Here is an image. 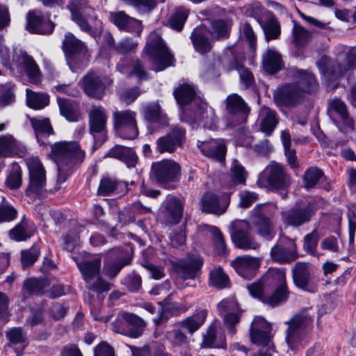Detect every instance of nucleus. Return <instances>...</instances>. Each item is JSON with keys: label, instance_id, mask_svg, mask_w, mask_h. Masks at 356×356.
Wrapping results in <instances>:
<instances>
[{"label": "nucleus", "instance_id": "37998d69", "mask_svg": "<svg viewBox=\"0 0 356 356\" xmlns=\"http://www.w3.org/2000/svg\"><path fill=\"white\" fill-rule=\"evenodd\" d=\"M166 216L171 223H177L183 213V204L175 198H170L167 204Z\"/></svg>", "mask_w": 356, "mask_h": 356}, {"label": "nucleus", "instance_id": "680f3d73", "mask_svg": "<svg viewBox=\"0 0 356 356\" xmlns=\"http://www.w3.org/2000/svg\"><path fill=\"white\" fill-rule=\"evenodd\" d=\"M144 309L149 312L150 314H156V316L153 318V321L156 325H161L163 322L166 321L167 316L165 314L163 308L159 305L157 308L153 306L150 303H145L143 306Z\"/></svg>", "mask_w": 356, "mask_h": 356}, {"label": "nucleus", "instance_id": "6e6552de", "mask_svg": "<svg viewBox=\"0 0 356 356\" xmlns=\"http://www.w3.org/2000/svg\"><path fill=\"white\" fill-rule=\"evenodd\" d=\"M63 49L65 54L72 56L69 63L70 67L81 68L86 65L89 60L90 52L85 44L76 38L72 33H67L63 42Z\"/></svg>", "mask_w": 356, "mask_h": 356}, {"label": "nucleus", "instance_id": "6ab92c4d", "mask_svg": "<svg viewBox=\"0 0 356 356\" xmlns=\"http://www.w3.org/2000/svg\"><path fill=\"white\" fill-rule=\"evenodd\" d=\"M293 281L295 285L304 291L314 292L312 284L310 265L306 262H297L292 268Z\"/></svg>", "mask_w": 356, "mask_h": 356}, {"label": "nucleus", "instance_id": "4c0bfd02", "mask_svg": "<svg viewBox=\"0 0 356 356\" xmlns=\"http://www.w3.org/2000/svg\"><path fill=\"white\" fill-rule=\"evenodd\" d=\"M286 273L284 269L271 268L262 277V282L269 289L286 285Z\"/></svg>", "mask_w": 356, "mask_h": 356}, {"label": "nucleus", "instance_id": "20e7f679", "mask_svg": "<svg viewBox=\"0 0 356 356\" xmlns=\"http://www.w3.org/2000/svg\"><path fill=\"white\" fill-rule=\"evenodd\" d=\"M291 177L284 166L271 161L259 175L257 184L260 187L284 190L291 185Z\"/></svg>", "mask_w": 356, "mask_h": 356}, {"label": "nucleus", "instance_id": "f3484780", "mask_svg": "<svg viewBox=\"0 0 356 356\" xmlns=\"http://www.w3.org/2000/svg\"><path fill=\"white\" fill-rule=\"evenodd\" d=\"M261 259L248 255L238 257L232 261V265L237 273L246 280H251L256 275Z\"/></svg>", "mask_w": 356, "mask_h": 356}, {"label": "nucleus", "instance_id": "c756f323", "mask_svg": "<svg viewBox=\"0 0 356 356\" xmlns=\"http://www.w3.org/2000/svg\"><path fill=\"white\" fill-rule=\"evenodd\" d=\"M202 265V260L199 257L190 258L177 267L178 275L183 280L197 277Z\"/></svg>", "mask_w": 356, "mask_h": 356}, {"label": "nucleus", "instance_id": "0e129e2a", "mask_svg": "<svg viewBox=\"0 0 356 356\" xmlns=\"http://www.w3.org/2000/svg\"><path fill=\"white\" fill-rule=\"evenodd\" d=\"M127 1L140 12L150 11L156 4V0H127Z\"/></svg>", "mask_w": 356, "mask_h": 356}, {"label": "nucleus", "instance_id": "5fc2aeb1", "mask_svg": "<svg viewBox=\"0 0 356 356\" xmlns=\"http://www.w3.org/2000/svg\"><path fill=\"white\" fill-rule=\"evenodd\" d=\"M323 176V172L316 168H309L304 175V186L309 189L314 187Z\"/></svg>", "mask_w": 356, "mask_h": 356}, {"label": "nucleus", "instance_id": "603ef678", "mask_svg": "<svg viewBox=\"0 0 356 356\" xmlns=\"http://www.w3.org/2000/svg\"><path fill=\"white\" fill-rule=\"evenodd\" d=\"M245 168L236 161H234L230 168L231 181L233 184H244L246 179Z\"/></svg>", "mask_w": 356, "mask_h": 356}, {"label": "nucleus", "instance_id": "c9c22d12", "mask_svg": "<svg viewBox=\"0 0 356 356\" xmlns=\"http://www.w3.org/2000/svg\"><path fill=\"white\" fill-rule=\"evenodd\" d=\"M207 317V312L201 310L199 312L187 317L179 323V326L188 333L193 334L197 331L204 323Z\"/></svg>", "mask_w": 356, "mask_h": 356}, {"label": "nucleus", "instance_id": "774afa93", "mask_svg": "<svg viewBox=\"0 0 356 356\" xmlns=\"http://www.w3.org/2000/svg\"><path fill=\"white\" fill-rule=\"evenodd\" d=\"M311 37V33L302 26L294 22L293 38L299 44L305 43Z\"/></svg>", "mask_w": 356, "mask_h": 356}, {"label": "nucleus", "instance_id": "f704fd0d", "mask_svg": "<svg viewBox=\"0 0 356 356\" xmlns=\"http://www.w3.org/2000/svg\"><path fill=\"white\" fill-rule=\"evenodd\" d=\"M206 33L205 27L200 26L195 29L191 35L193 47L200 54H205L211 49V44L208 40Z\"/></svg>", "mask_w": 356, "mask_h": 356}, {"label": "nucleus", "instance_id": "a19ab883", "mask_svg": "<svg viewBox=\"0 0 356 356\" xmlns=\"http://www.w3.org/2000/svg\"><path fill=\"white\" fill-rule=\"evenodd\" d=\"M27 105L33 109H41L49 103V97L47 94L37 93L30 89H26Z\"/></svg>", "mask_w": 356, "mask_h": 356}, {"label": "nucleus", "instance_id": "423d86ee", "mask_svg": "<svg viewBox=\"0 0 356 356\" xmlns=\"http://www.w3.org/2000/svg\"><path fill=\"white\" fill-rule=\"evenodd\" d=\"M146 51L156 72L161 71L172 64L173 57L157 33H152L149 35Z\"/></svg>", "mask_w": 356, "mask_h": 356}, {"label": "nucleus", "instance_id": "052dcab7", "mask_svg": "<svg viewBox=\"0 0 356 356\" xmlns=\"http://www.w3.org/2000/svg\"><path fill=\"white\" fill-rule=\"evenodd\" d=\"M17 211L8 203L0 204V222H10L15 220Z\"/></svg>", "mask_w": 356, "mask_h": 356}, {"label": "nucleus", "instance_id": "4d7b16f0", "mask_svg": "<svg viewBox=\"0 0 356 356\" xmlns=\"http://www.w3.org/2000/svg\"><path fill=\"white\" fill-rule=\"evenodd\" d=\"M210 232L213 236L214 248L217 254H223L226 252L225 239L220 231L216 227H211Z\"/></svg>", "mask_w": 356, "mask_h": 356}, {"label": "nucleus", "instance_id": "f257e3e1", "mask_svg": "<svg viewBox=\"0 0 356 356\" xmlns=\"http://www.w3.org/2000/svg\"><path fill=\"white\" fill-rule=\"evenodd\" d=\"M51 156L57 164L58 178L55 191H58L74 167L83 161L85 152L76 142L64 141L51 145Z\"/></svg>", "mask_w": 356, "mask_h": 356}, {"label": "nucleus", "instance_id": "aec40b11", "mask_svg": "<svg viewBox=\"0 0 356 356\" xmlns=\"http://www.w3.org/2000/svg\"><path fill=\"white\" fill-rule=\"evenodd\" d=\"M26 29L33 33L49 34L54 28V24L46 20L40 11L30 10L26 15Z\"/></svg>", "mask_w": 356, "mask_h": 356}, {"label": "nucleus", "instance_id": "7c9ffc66", "mask_svg": "<svg viewBox=\"0 0 356 356\" xmlns=\"http://www.w3.org/2000/svg\"><path fill=\"white\" fill-rule=\"evenodd\" d=\"M259 120L260 129L266 136H270L278 123L276 112L265 106L260 109Z\"/></svg>", "mask_w": 356, "mask_h": 356}, {"label": "nucleus", "instance_id": "e433bc0d", "mask_svg": "<svg viewBox=\"0 0 356 356\" xmlns=\"http://www.w3.org/2000/svg\"><path fill=\"white\" fill-rule=\"evenodd\" d=\"M60 114L70 122H76L79 119L78 105L73 101L58 97Z\"/></svg>", "mask_w": 356, "mask_h": 356}, {"label": "nucleus", "instance_id": "8fccbe9b", "mask_svg": "<svg viewBox=\"0 0 356 356\" xmlns=\"http://www.w3.org/2000/svg\"><path fill=\"white\" fill-rule=\"evenodd\" d=\"M15 138L10 134L0 136V157L13 156Z\"/></svg>", "mask_w": 356, "mask_h": 356}, {"label": "nucleus", "instance_id": "ddd939ff", "mask_svg": "<svg viewBox=\"0 0 356 356\" xmlns=\"http://www.w3.org/2000/svg\"><path fill=\"white\" fill-rule=\"evenodd\" d=\"M180 169L177 163L166 159L154 163L152 166V174L160 184L177 181L180 175Z\"/></svg>", "mask_w": 356, "mask_h": 356}, {"label": "nucleus", "instance_id": "6e6d98bb", "mask_svg": "<svg viewBox=\"0 0 356 356\" xmlns=\"http://www.w3.org/2000/svg\"><path fill=\"white\" fill-rule=\"evenodd\" d=\"M267 40L277 39L280 34V26L275 19H268L263 26Z\"/></svg>", "mask_w": 356, "mask_h": 356}, {"label": "nucleus", "instance_id": "412c9836", "mask_svg": "<svg viewBox=\"0 0 356 356\" xmlns=\"http://www.w3.org/2000/svg\"><path fill=\"white\" fill-rule=\"evenodd\" d=\"M73 259L76 263L83 280L87 283H90L95 277L99 275L101 266V258L99 257L86 255L84 258L73 257Z\"/></svg>", "mask_w": 356, "mask_h": 356}, {"label": "nucleus", "instance_id": "9d476101", "mask_svg": "<svg viewBox=\"0 0 356 356\" xmlns=\"http://www.w3.org/2000/svg\"><path fill=\"white\" fill-rule=\"evenodd\" d=\"M312 321V316L307 313V309L302 310L290 321L286 331V341L291 350L304 346L306 341L301 327L311 323Z\"/></svg>", "mask_w": 356, "mask_h": 356}, {"label": "nucleus", "instance_id": "49530a36", "mask_svg": "<svg viewBox=\"0 0 356 356\" xmlns=\"http://www.w3.org/2000/svg\"><path fill=\"white\" fill-rule=\"evenodd\" d=\"M49 285V282L46 279L37 280L31 278L24 282L23 289L28 293L40 294L42 293L44 289Z\"/></svg>", "mask_w": 356, "mask_h": 356}, {"label": "nucleus", "instance_id": "473e14b6", "mask_svg": "<svg viewBox=\"0 0 356 356\" xmlns=\"http://www.w3.org/2000/svg\"><path fill=\"white\" fill-rule=\"evenodd\" d=\"M18 61L23 65L30 81L34 84H39L42 81V76L39 67L33 58L22 52L18 58Z\"/></svg>", "mask_w": 356, "mask_h": 356}, {"label": "nucleus", "instance_id": "b1692460", "mask_svg": "<svg viewBox=\"0 0 356 356\" xmlns=\"http://www.w3.org/2000/svg\"><path fill=\"white\" fill-rule=\"evenodd\" d=\"M142 115L147 122L157 123L162 126H167L169 124V118L158 102L143 104Z\"/></svg>", "mask_w": 356, "mask_h": 356}, {"label": "nucleus", "instance_id": "9b49d317", "mask_svg": "<svg viewBox=\"0 0 356 356\" xmlns=\"http://www.w3.org/2000/svg\"><path fill=\"white\" fill-rule=\"evenodd\" d=\"M113 127L122 138H136L138 134L136 113L129 109L113 113Z\"/></svg>", "mask_w": 356, "mask_h": 356}, {"label": "nucleus", "instance_id": "e2e57ef3", "mask_svg": "<svg viewBox=\"0 0 356 356\" xmlns=\"http://www.w3.org/2000/svg\"><path fill=\"white\" fill-rule=\"evenodd\" d=\"M6 337L13 344L24 343L26 340V334L20 327H14L6 332Z\"/></svg>", "mask_w": 356, "mask_h": 356}, {"label": "nucleus", "instance_id": "7ed1b4c3", "mask_svg": "<svg viewBox=\"0 0 356 356\" xmlns=\"http://www.w3.org/2000/svg\"><path fill=\"white\" fill-rule=\"evenodd\" d=\"M72 14V20L78 25L80 29L97 38L102 29L101 26L92 28L89 21L102 24L97 21V15L95 9L87 5L86 0H71L67 6Z\"/></svg>", "mask_w": 356, "mask_h": 356}, {"label": "nucleus", "instance_id": "09e8293b", "mask_svg": "<svg viewBox=\"0 0 356 356\" xmlns=\"http://www.w3.org/2000/svg\"><path fill=\"white\" fill-rule=\"evenodd\" d=\"M31 124L35 130L36 138L39 141V134H52L53 129L50 124L49 120L47 118H29Z\"/></svg>", "mask_w": 356, "mask_h": 356}, {"label": "nucleus", "instance_id": "72a5a7b5", "mask_svg": "<svg viewBox=\"0 0 356 356\" xmlns=\"http://www.w3.org/2000/svg\"><path fill=\"white\" fill-rule=\"evenodd\" d=\"M83 88L89 96L95 98H100L104 91V86L99 77L92 72L83 78Z\"/></svg>", "mask_w": 356, "mask_h": 356}, {"label": "nucleus", "instance_id": "2f4dec72", "mask_svg": "<svg viewBox=\"0 0 356 356\" xmlns=\"http://www.w3.org/2000/svg\"><path fill=\"white\" fill-rule=\"evenodd\" d=\"M108 156L122 161L128 168L134 167L138 161L135 151L131 148L121 145H115L111 149Z\"/></svg>", "mask_w": 356, "mask_h": 356}, {"label": "nucleus", "instance_id": "f03ea898", "mask_svg": "<svg viewBox=\"0 0 356 356\" xmlns=\"http://www.w3.org/2000/svg\"><path fill=\"white\" fill-rule=\"evenodd\" d=\"M318 88V83L312 73L300 71L297 81L285 83L274 93V99L278 106H296L302 102L305 93H310Z\"/></svg>", "mask_w": 356, "mask_h": 356}, {"label": "nucleus", "instance_id": "338daca9", "mask_svg": "<svg viewBox=\"0 0 356 356\" xmlns=\"http://www.w3.org/2000/svg\"><path fill=\"white\" fill-rule=\"evenodd\" d=\"M211 34L215 38H225L227 35V28L223 20H216L212 22Z\"/></svg>", "mask_w": 356, "mask_h": 356}, {"label": "nucleus", "instance_id": "a18cd8bd", "mask_svg": "<svg viewBox=\"0 0 356 356\" xmlns=\"http://www.w3.org/2000/svg\"><path fill=\"white\" fill-rule=\"evenodd\" d=\"M195 90L189 85H182L174 92V95L178 104L184 106L192 101L195 97Z\"/></svg>", "mask_w": 356, "mask_h": 356}, {"label": "nucleus", "instance_id": "f8f14e48", "mask_svg": "<svg viewBox=\"0 0 356 356\" xmlns=\"http://www.w3.org/2000/svg\"><path fill=\"white\" fill-rule=\"evenodd\" d=\"M90 132L96 143L102 144L106 140L107 115L102 106H93L88 112Z\"/></svg>", "mask_w": 356, "mask_h": 356}, {"label": "nucleus", "instance_id": "c85d7f7f", "mask_svg": "<svg viewBox=\"0 0 356 356\" xmlns=\"http://www.w3.org/2000/svg\"><path fill=\"white\" fill-rule=\"evenodd\" d=\"M253 225L259 236L267 241H271L275 236L274 224L271 220L262 214L255 216Z\"/></svg>", "mask_w": 356, "mask_h": 356}, {"label": "nucleus", "instance_id": "39448f33", "mask_svg": "<svg viewBox=\"0 0 356 356\" xmlns=\"http://www.w3.org/2000/svg\"><path fill=\"white\" fill-rule=\"evenodd\" d=\"M26 164L29 170V184L25 193L31 198H35L45 189L46 170L37 156L27 158Z\"/></svg>", "mask_w": 356, "mask_h": 356}, {"label": "nucleus", "instance_id": "bf43d9fd", "mask_svg": "<svg viewBox=\"0 0 356 356\" xmlns=\"http://www.w3.org/2000/svg\"><path fill=\"white\" fill-rule=\"evenodd\" d=\"M40 254V250L37 246H33L28 250L21 252V260L23 267L33 265Z\"/></svg>", "mask_w": 356, "mask_h": 356}, {"label": "nucleus", "instance_id": "393cba45", "mask_svg": "<svg viewBox=\"0 0 356 356\" xmlns=\"http://www.w3.org/2000/svg\"><path fill=\"white\" fill-rule=\"evenodd\" d=\"M197 147L205 156L220 161L223 160L226 153L225 144L222 139L198 141Z\"/></svg>", "mask_w": 356, "mask_h": 356}, {"label": "nucleus", "instance_id": "bb28decb", "mask_svg": "<svg viewBox=\"0 0 356 356\" xmlns=\"http://www.w3.org/2000/svg\"><path fill=\"white\" fill-rule=\"evenodd\" d=\"M195 120L209 129H216L217 119L214 110L205 102H200L195 114Z\"/></svg>", "mask_w": 356, "mask_h": 356}, {"label": "nucleus", "instance_id": "69168bd1", "mask_svg": "<svg viewBox=\"0 0 356 356\" xmlns=\"http://www.w3.org/2000/svg\"><path fill=\"white\" fill-rule=\"evenodd\" d=\"M117 187L116 181L111 178H104L101 180L98 194L100 195H107L112 193Z\"/></svg>", "mask_w": 356, "mask_h": 356}, {"label": "nucleus", "instance_id": "de8ad7c7", "mask_svg": "<svg viewBox=\"0 0 356 356\" xmlns=\"http://www.w3.org/2000/svg\"><path fill=\"white\" fill-rule=\"evenodd\" d=\"M209 284L218 289H222L228 286L229 278L224 273L222 268H214L210 273Z\"/></svg>", "mask_w": 356, "mask_h": 356}, {"label": "nucleus", "instance_id": "58836bf2", "mask_svg": "<svg viewBox=\"0 0 356 356\" xmlns=\"http://www.w3.org/2000/svg\"><path fill=\"white\" fill-rule=\"evenodd\" d=\"M112 254H115V262L112 265H106L104 270L108 276L114 277L123 266L130 263V259L124 252L120 250H113Z\"/></svg>", "mask_w": 356, "mask_h": 356}, {"label": "nucleus", "instance_id": "864d4df0", "mask_svg": "<svg viewBox=\"0 0 356 356\" xmlns=\"http://www.w3.org/2000/svg\"><path fill=\"white\" fill-rule=\"evenodd\" d=\"M188 11L183 8H179L171 15L169 22L172 29L181 31L187 19Z\"/></svg>", "mask_w": 356, "mask_h": 356}, {"label": "nucleus", "instance_id": "a878e982", "mask_svg": "<svg viewBox=\"0 0 356 356\" xmlns=\"http://www.w3.org/2000/svg\"><path fill=\"white\" fill-rule=\"evenodd\" d=\"M122 316L129 327L128 329H115V332L127 335L131 338H137L143 334L145 323L140 318L130 313H124Z\"/></svg>", "mask_w": 356, "mask_h": 356}, {"label": "nucleus", "instance_id": "a211bd4d", "mask_svg": "<svg viewBox=\"0 0 356 356\" xmlns=\"http://www.w3.org/2000/svg\"><path fill=\"white\" fill-rule=\"evenodd\" d=\"M229 204L228 197H218L212 193H207L201 198L200 209L205 213L221 215L226 211Z\"/></svg>", "mask_w": 356, "mask_h": 356}, {"label": "nucleus", "instance_id": "5701e85b", "mask_svg": "<svg viewBox=\"0 0 356 356\" xmlns=\"http://www.w3.org/2000/svg\"><path fill=\"white\" fill-rule=\"evenodd\" d=\"M110 20L120 29L136 33L138 35L142 31L141 22L129 17L124 11L111 13Z\"/></svg>", "mask_w": 356, "mask_h": 356}, {"label": "nucleus", "instance_id": "4468645a", "mask_svg": "<svg viewBox=\"0 0 356 356\" xmlns=\"http://www.w3.org/2000/svg\"><path fill=\"white\" fill-rule=\"evenodd\" d=\"M270 257L278 263H291L298 257L295 240L283 238L279 243L272 247Z\"/></svg>", "mask_w": 356, "mask_h": 356}, {"label": "nucleus", "instance_id": "4be33fe9", "mask_svg": "<svg viewBox=\"0 0 356 356\" xmlns=\"http://www.w3.org/2000/svg\"><path fill=\"white\" fill-rule=\"evenodd\" d=\"M226 109L230 115L236 116V122L238 124L245 122L250 110L243 99L236 93L226 98Z\"/></svg>", "mask_w": 356, "mask_h": 356}, {"label": "nucleus", "instance_id": "cd10ccee", "mask_svg": "<svg viewBox=\"0 0 356 356\" xmlns=\"http://www.w3.org/2000/svg\"><path fill=\"white\" fill-rule=\"evenodd\" d=\"M262 66L269 74L277 72L284 67L281 54L275 50L268 49L262 56Z\"/></svg>", "mask_w": 356, "mask_h": 356}, {"label": "nucleus", "instance_id": "3c124183", "mask_svg": "<svg viewBox=\"0 0 356 356\" xmlns=\"http://www.w3.org/2000/svg\"><path fill=\"white\" fill-rule=\"evenodd\" d=\"M247 289L252 297L258 298L261 302L270 290L268 286L262 282V277L259 280L248 285Z\"/></svg>", "mask_w": 356, "mask_h": 356}, {"label": "nucleus", "instance_id": "c03bdc74", "mask_svg": "<svg viewBox=\"0 0 356 356\" xmlns=\"http://www.w3.org/2000/svg\"><path fill=\"white\" fill-rule=\"evenodd\" d=\"M15 101V86L10 83L0 85V108L13 104Z\"/></svg>", "mask_w": 356, "mask_h": 356}, {"label": "nucleus", "instance_id": "ea45409f", "mask_svg": "<svg viewBox=\"0 0 356 356\" xmlns=\"http://www.w3.org/2000/svg\"><path fill=\"white\" fill-rule=\"evenodd\" d=\"M5 184L10 190H17L22 186V170L18 163H13L10 165Z\"/></svg>", "mask_w": 356, "mask_h": 356}, {"label": "nucleus", "instance_id": "79ce46f5", "mask_svg": "<svg viewBox=\"0 0 356 356\" xmlns=\"http://www.w3.org/2000/svg\"><path fill=\"white\" fill-rule=\"evenodd\" d=\"M289 292L286 285L280 286L276 288L275 292L271 296L268 294L263 299L262 302L274 307L284 302L288 298Z\"/></svg>", "mask_w": 356, "mask_h": 356}, {"label": "nucleus", "instance_id": "13d9d810", "mask_svg": "<svg viewBox=\"0 0 356 356\" xmlns=\"http://www.w3.org/2000/svg\"><path fill=\"white\" fill-rule=\"evenodd\" d=\"M320 235L316 229L313 230L311 233L307 234L304 238V248L311 254L316 253L318 241Z\"/></svg>", "mask_w": 356, "mask_h": 356}, {"label": "nucleus", "instance_id": "1a4fd4ad", "mask_svg": "<svg viewBox=\"0 0 356 356\" xmlns=\"http://www.w3.org/2000/svg\"><path fill=\"white\" fill-rule=\"evenodd\" d=\"M231 237L237 248L243 250H257L260 243L250 234L252 227L246 220H236L232 222Z\"/></svg>", "mask_w": 356, "mask_h": 356}, {"label": "nucleus", "instance_id": "2eb2a0df", "mask_svg": "<svg viewBox=\"0 0 356 356\" xmlns=\"http://www.w3.org/2000/svg\"><path fill=\"white\" fill-rule=\"evenodd\" d=\"M315 210L312 204L305 207H293L291 209L282 213L283 223L288 226L300 227L308 222L314 215Z\"/></svg>", "mask_w": 356, "mask_h": 356}, {"label": "nucleus", "instance_id": "dca6fc26", "mask_svg": "<svg viewBox=\"0 0 356 356\" xmlns=\"http://www.w3.org/2000/svg\"><path fill=\"white\" fill-rule=\"evenodd\" d=\"M185 140V131L179 127H174L165 136L156 140L157 150L160 153H172L181 147Z\"/></svg>", "mask_w": 356, "mask_h": 356}, {"label": "nucleus", "instance_id": "0eeeda50", "mask_svg": "<svg viewBox=\"0 0 356 356\" xmlns=\"http://www.w3.org/2000/svg\"><path fill=\"white\" fill-rule=\"evenodd\" d=\"M317 65L323 73H327L334 77L342 76L347 71L355 68L356 49H350L346 54L340 55L337 61L332 64L327 56H323L317 62Z\"/></svg>", "mask_w": 356, "mask_h": 356}]
</instances>
